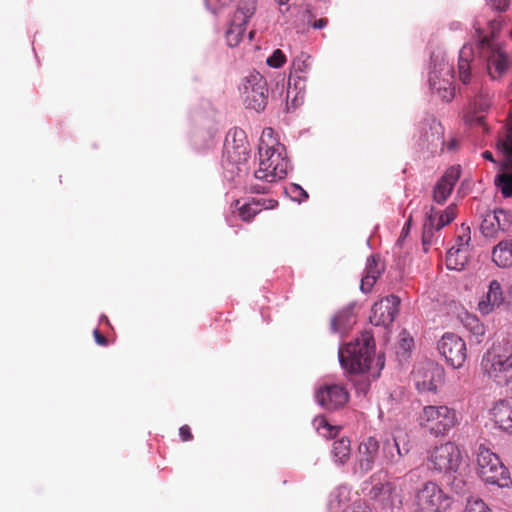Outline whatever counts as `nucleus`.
<instances>
[{"label":"nucleus","mask_w":512,"mask_h":512,"mask_svg":"<svg viewBox=\"0 0 512 512\" xmlns=\"http://www.w3.org/2000/svg\"><path fill=\"white\" fill-rule=\"evenodd\" d=\"M475 39L472 44H464L459 52L458 72L460 80L466 84L470 79V61L479 57L486 63L489 76L493 80L500 79L510 67V57L503 47L496 41V35L502 28L500 17L487 23V30L483 28V19L477 18L473 24Z\"/></svg>","instance_id":"obj_1"},{"label":"nucleus","mask_w":512,"mask_h":512,"mask_svg":"<svg viewBox=\"0 0 512 512\" xmlns=\"http://www.w3.org/2000/svg\"><path fill=\"white\" fill-rule=\"evenodd\" d=\"M258 156L259 168L255 171L257 179L271 183L287 175L290 163L286 156V149L270 127L262 131Z\"/></svg>","instance_id":"obj_2"},{"label":"nucleus","mask_w":512,"mask_h":512,"mask_svg":"<svg viewBox=\"0 0 512 512\" xmlns=\"http://www.w3.org/2000/svg\"><path fill=\"white\" fill-rule=\"evenodd\" d=\"M481 371L499 385H507L512 379V332L501 341L494 342L483 354Z\"/></svg>","instance_id":"obj_3"},{"label":"nucleus","mask_w":512,"mask_h":512,"mask_svg":"<svg viewBox=\"0 0 512 512\" xmlns=\"http://www.w3.org/2000/svg\"><path fill=\"white\" fill-rule=\"evenodd\" d=\"M419 426L434 437H444L460 424L458 411L445 404L426 405L417 418Z\"/></svg>","instance_id":"obj_4"},{"label":"nucleus","mask_w":512,"mask_h":512,"mask_svg":"<svg viewBox=\"0 0 512 512\" xmlns=\"http://www.w3.org/2000/svg\"><path fill=\"white\" fill-rule=\"evenodd\" d=\"M477 473L487 485L509 488L512 479L509 469L502 463L499 456L485 444H479L475 450Z\"/></svg>","instance_id":"obj_5"},{"label":"nucleus","mask_w":512,"mask_h":512,"mask_svg":"<svg viewBox=\"0 0 512 512\" xmlns=\"http://www.w3.org/2000/svg\"><path fill=\"white\" fill-rule=\"evenodd\" d=\"M374 341L370 333L365 332L361 338L348 343L338 351L341 366L351 373H364L370 369Z\"/></svg>","instance_id":"obj_6"},{"label":"nucleus","mask_w":512,"mask_h":512,"mask_svg":"<svg viewBox=\"0 0 512 512\" xmlns=\"http://www.w3.org/2000/svg\"><path fill=\"white\" fill-rule=\"evenodd\" d=\"M453 67L443 51L431 54L428 82L431 90L443 101L450 102L455 95Z\"/></svg>","instance_id":"obj_7"},{"label":"nucleus","mask_w":512,"mask_h":512,"mask_svg":"<svg viewBox=\"0 0 512 512\" xmlns=\"http://www.w3.org/2000/svg\"><path fill=\"white\" fill-rule=\"evenodd\" d=\"M497 149L503 156L498 164L499 173L496 175L494 183L501 191L504 197L512 196V117L506 125L505 138H500L497 142Z\"/></svg>","instance_id":"obj_8"},{"label":"nucleus","mask_w":512,"mask_h":512,"mask_svg":"<svg viewBox=\"0 0 512 512\" xmlns=\"http://www.w3.org/2000/svg\"><path fill=\"white\" fill-rule=\"evenodd\" d=\"M428 462L429 467L438 472H456L462 463L460 448L451 441L435 446L429 452Z\"/></svg>","instance_id":"obj_9"},{"label":"nucleus","mask_w":512,"mask_h":512,"mask_svg":"<svg viewBox=\"0 0 512 512\" xmlns=\"http://www.w3.org/2000/svg\"><path fill=\"white\" fill-rule=\"evenodd\" d=\"M417 145L422 150H427L431 154L443 151L444 128L442 124L433 117L424 119L417 127Z\"/></svg>","instance_id":"obj_10"},{"label":"nucleus","mask_w":512,"mask_h":512,"mask_svg":"<svg viewBox=\"0 0 512 512\" xmlns=\"http://www.w3.org/2000/svg\"><path fill=\"white\" fill-rule=\"evenodd\" d=\"M311 68V57L301 52L292 61L291 74L288 82L287 100L291 99V106L296 108L303 102L305 77L296 76L298 73H308Z\"/></svg>","instance_id":"obj_11"},{"label":"nucleus","mask_w":512,"mask_h":512,"mask_svg":"<svg viewBox=\"0 0 512 512\" xmlns=\"http://www.w3.org/2000/svg\"><path fill=\"white\" fill-rule=\"evenodd\" d=\"M242 95L247 108L257 112L267 105L268 88L266 79L258 72L250 73L242 85Z\"/></svg>","instance_id":"obj_12"},{"label":"nucleus","mask_w":512,"mask_h":512,"mask_svg":"<svg viewBox=\"0 0 512 512\" xmlns=\"http://www.w3.org/2000/svg\"><path fill=\"white\" fill-rule=\"evenodd\" d=\"M451 502L450 496L432 481L424 483L416 494L418 507L428 512H444L450 507Z\"/></svg>","instance_id":"obj_13"},{"label":"nucleus","mask_w":512,"mask_h":512,"mask_svg":"<svg viewBox=\"0 0 512 512\" xmlns=\"http://www.w3.org/2000/svg\"><path fill=\"white\" fill-rule=\"evenodd\" d=\"M256 11V0H242L234 12L226 31V42L230 47H236L243 39L246 24Z\"/></svg>","instance_id":"obj_14"},{"label":"nucleus","mask_w":512,"mask_h":512,"mask_svg":"<svg viewBox=\"0 0 512 512\" xmlns=\"http://www.w3.org/2000/svg\"><path fill=\"white\" fill-rule=\"evenodd\" d=\"M439 353L445 358L446 363L454 369L461 368L467 358L465 341L454 333H445L438 341Z\"/></svg>","instance_id":"obj_15"},{"label":"nucleus","mask_w":512,"mask_h":512,"mask_svg":"<svg viewBox=\"0 0 512 512\" xmlns=\"http://www.w3.org/2000/svg\"><path fill=\"white\" fill-rule=\"evenodd\" d=\"M492 93L483 86L476 87L474 95L464 112V121L469 126L484 125L485 113L492 105Z\"/></svg>","instance_id":"obj_16"},{"label":"nucleus","mask_w":512,"mask_h":512,"mask_svg":"<svg viewBox=\"0 0 512 512\" xmlns=\"http://www.w3.org/2000/svg\"><path fill=\"white\" fill-rule=\"evenodd\" d=\"M248 142L246 133L240 128L229 130L224 144V155L232 164H244L248 159Z\"/></svg>","instance_id":"obj_17"},{"label":"nucleus","mask_w":512,"mask_h":512,"mask_svg":"<svg viewBox=\"0 0 512 512\" xmlns=\"http://www.w3.org/2000/svg\"><path fill=\"white\" fill-rule=\"evenodd\" d=\"M413 379L420 392H435L444 382V370L432 362H426L413 371Z\"/></svg>","instance_id":"obj_18"},{"label":"nucleus","mask_w":512,"mask_h":512,"mask_svg":"<svg viewBox=\"0 0 512 512\" xmlns=\"http://www.w3.org/2000/svg\"><path fill=\"white\" fill-rule=\"evenodd\" d=\"M371 488L368 495L384 506H398L402 503L401 489L396 481H377L376 475L371 477Z\"/></svg>","instance_id":"obj_19"},{"label":"nucleus","mask_w":512,"mask_h":512,"mask_svg":"<svg viewBox=\"0 0 512 512\" xmlns=\"http://www.w3.org/2000/svg\"><path fill=\"white\" fill-rule=\"evenodd\" d=\"M400 304V299L390 295L376 302L371 309L370 322L375 326L388 327L394 321Z\"/></svg>","instance_id":"obj_20"},{"label":"nucleus","mask_w":512,"mask_h":512,"mask_svg":"<svg viewBox=\"0 0 512 512\" xmlns=\"http://www.w3.org/2000/svg\"><path fill=\"white\" fill-rule=\"evenodd\" d=\"M379 447L374 437H368L359 444L354 473L362 476L374 468L379 457Z\"/></svg>","instance_id":"obj_21"},{"label":"nucleus","mask_w":512,"mask_h":512,"mask_svg":"<svg viewBox=\"0 0 512 512\" xmlns=\"http://www.w3.org/2000/svg\"><path fill=\"white\" fill-rule=\"evenodd\" d=\"M317 403L327 410L343 407L349 399L346 389L338 384L325 385L315 392Z\"/></svg>","instance_id":"obj_22"},{"label":"nucleus","mask_w":512,"mask_h":512,"mask_svg":"<svg viewBox=\"0 0 512 512\" xmlns=\"http://www.w3.org/2000/svg\"><path fill=\"white\" fill-rule=\"evenodd\" d=\"M392 441L387 440L384 443L383 451L387 462H397L396 455L401 458L410 451V437L407 431L401 428H395L392 433Z\"/></svg>","instance_id":"obj_23"},{"label":"nucleus","mask_w":512,"mask_h":512,"mask_svg":"<svg viewBox=\"0 0 512 512\" xmlns=\"http://www.w3.org/2000/svg\"><path fill=\"white\" fill-rule=\"evenodd\" d=\"M511 218V215L502 209L487 212L483 216L480 231L485 237L493 238L499 231L508 230Z\"/></svg>","instance_id":"obj_24"},{"label":"nucleus","mask_w":512,"mask_h":512,"mask_svg":"<svg viewBox=\"0 0 512 512\" xmlns=\"http://www.w3.org/2000/svg\"><path fill=\"white\" fill-rule=\"evenodd\" d=\"M461 175V166L454 165L449 167L433 189V200L438 204H443L450 196L456 182Z\"/></svg>","instance_id":"obj_25"},{"label":"nucleus","mask_w":512,"mask_h":512,"mask_svg":"<svg viewBox=\"0 0 512 512\" xmlns=\"http://www.w3.org/2000/svg\"><path fill=\"white\" fill-rule=\"evenodd\" d=\"M466 233L459 236V244L452 247L446 254V266L449 270L460 271L465 267L468 259V245L470 241V230L466 228Z\"/></svg>","instance_id":"obj_26"},{"label":"nucleus","mask_w":512,"mask_h":512,"mask_svg":"<svg viewBox=\"0 0 512 512\" xmlns=\"http://www.w3.org/2000/svg\"><path fill=\"white\" fill-rule=\"evenodd\" d=\"M278 205V202L274 199H251L250 201L241 203L240 200H236L235 207L239 211V216L243 221H251L259 212L263 209H274Z\"/></svg>","instance_id":"obj_27"},{"label":"nucleus","mask_w":512,"mask_h":512,"mask_svg":"<svg viewBox=\"0 0 512 512\" xmlns=\"http://www.w3.org/2000/svg\"><path fill=\"white\" fill-rule=\"evenodd\" d=\"M503 304L504 295L501 284L497 280H492L487 293L478 303V310L482 315H488Z\"/></svg>","instance_id":"obj_28"},{"label":"nucleus","mask_w":512,"mask_h":512,"mask_svg":"<svg viewBox=\"0 0 512 512\" xmlns=\"http://www.w3.org/2000/svg\"><path fill=\"white\" fill-rule=\"evenodd\" d=\"M490 415L497 428L512 432V398L496 402L490 411Z\"/></svg>","instance_id":"obj_29"},{"label":"nucleus","mask_w":512,"mask_h":512,"mask_svg":"<svg viewBox=\"0 0 512 512\" xmlns=\"http://www.w3.org/2000/svg\"><path fill=\"white\" fill-rule=\"evenodd\" d=\"M456 218V205H449L443 212L437 211L434 207L426 212V221L428 225L435 228L436 231L441 230L444 226L451 223Z\"/></svg>","instance_id":"obj_30"},{"label":"nucleus","mask_w":512,"mask_h":512,"mask_svg":"<svg viewBox=\"0 0 512 512\" xmlns=\"http://www.w3.org/2000/svg\"><path fill=\"white\" fill-rule=\"evenodd\" d=\"M384 267L380 263L379 258L372 255L367 259L365 273L361 279L360 289L364 293H368L371 291L374 286L376 280L379 278L381 273L383 272Z\"/></svg>","instance_id":"obj_31"},{"label":"nucleus","mask_w":512,"mask_h":512,"mask_svg":"<svg viewBox=\"0 0 512 512\" xmlns=\"http://www.w3.org/2000/svg\"><path fill=\"white\" fill-rule=\"evenodd\" d=\"M492 259L499 267L512 265V240H503L494 247Z\"/></svg>","instance_id":"obj_32"},{"label":"nucleus","mask_w":512,"mask_h":512,"mask_svg":"<svg viewBox=\"0 0 512 512\" xmlns=\"http://www.w3.org/2000/svg\"><path fill=\"white\" fill-rule=\"evenodd\" d=\"M355 323L352 308H346L337 313L331 321V329L335 333L344 334Z\"/></svg>","instance_id":"obj_33"},{"label":"nucleus","mask_w":512,"mask_h":512,"mask_svg":"<svg viewBox=\"0 0 512 512\" xmlns=\"http://www.w3.org/2000/svg\"><path fill=\"white\" fill-rule=\"evenodd\" d=\"M331 454L337 465L345 464L350 458L351 445L347 437H341L332 444Z\"/></svg>","instance_id":"obj_34"},{"label":"nucleus","mask_w":512,"mask_h":512,"mask_svg":"<svg viewBox=\"0 0 512 512\" xmlns=\"http://www.w3.org/2000/svg\"><path fill=\"white\" fill-rule=\"evenodd\" d=\"M463 324L475 337L477 343H481L484 340L485 326L475 315L467 314L463 320Z\"/></svg>","instance_id":"obj_35"},{"label":"nucleus","mask_w":512,"mask_h":512,"mask_svg":"<svg viewBox=\"0 0 512 512\" xmlns=\"http://www.w3.org/2000/svg\"><path fill=\"white\" fill-rule=\"evenodd\" d=\"M313 424L317 432L323 437H332L335 436L338 432V428L336 426L330 425L326 418L323 416L316 417L313 421Z\"/></svg>","instance_id":"obj_36"},{"label":"nucleus","mask_w":512,"mask_h":512,"mask_svg":"<svg viewBox=\"0 0 512 512\" xmlns=\"http://www.w3.org/2000/svg\"><path fill=\"white\" fill-rule=\"evenodd\" d=\"M285 192L293 201L299 203L308 198L307 192L297 184H290L288 187L285 188Z\"/></svg>","instance_id":"obj_37"},{"label":"nucleus","mask_w":512,"mask_h":512,"mask_svg":"<svg viewBox=\"0 0 512 512\" xmlns=\"http://www.w3.org/2000/svg\"><path fill=\"white\" fill-rule=\"evenodd\" d=\"M464 512H491L488 505L480 498H470Z\"/></svg>","instance_id":"obj_38"},{"label":"nucleus","mask_w":512,"mask_h":512,"mask_svg":"<svg viewBox=\"0 0 512 512\" xmlns=\"http://www.w3.org/2000/svg\"><path fill=\"white\" fill-rule=\"evenodd\" d=\"M268 66L272 68H280L286 62V56L282 50L276 49L273 51L272 55L267 58Z\"/></svg>","instance_id":"obj_39"},{"label":"nucleus","mask_w":512,"mask_h":512,"mask_svg":"<svg viewBox=\"0 0 512 512\" xmlns=\"http://www.w3.org/2000/svg\"><path fill=\"white\" fill-rule=\"evenodd\" d=\"M434 231H436L435 228H432V226L428 225V222L426 221L425 225H424L423 235H422V244H423L425 251L433 243Z\"/></svg>","instance_id":"obj_40"},{"label":"nucleus","mask_w":512,"mask_h":512,"mask_svg":"<svg viewBox=\"0 0 512 512\" xmlns=\"http://www.w3.org/2000/svg\"><path fill=\"white\" fill-rule=\"evenodd\" d=\"M231 1L232 0H205V4L207 8L215 14L221 7L228 5Z\"/></svg>","instance_id":"obj_41"},{"label":"nucleus","mask_w":512,"mask_h":512,"mask_svg":"<svg viewBox=\"0 0 512 512\" xmlns=\"http://www.w3.org/2000/svg\"><path fill=\"white\" fill-rule=\"evenodd\" d=\"M413 345V339L406 331L400 333V346L403 350L408 351Z\"/></svg>","instance_id":"obj_42"},{"label":"nucleus","mask_w":512,"mask_h":512,"mask_svg":"<svg viewBox=\"0 0 512 512\" xmlns=\"http://www.w3.org/2000/svg\"><path fill=\"white\" fill-rule=\"evenodd\" d=\"M495 10L505 11L509 7L510 0H486Z\"/></svg>","instance_id":"obj_43"},{"label":"nucleus","mask_w":512,"mask_h":512,"mask_svg":"<svg viewBox=\"0 0 512 512\" xmlns=\"http://www.w3.org/2000/svg\"><path fill=\"white\" fill-rule=\"evenodd\" d=\"M344 512H370V511H369L368 506L364 502L359 500V501L355 502L351 507H349Z\"/></svg>","instance_id":"obj_44"},{"label":"nucleus","mask_w":512,"mask_h":512,"mask_svg":"<svg viewBox=\"0 0 512 512\" xmlns=\"http://www.w3.org/2000/svg\"><path fill=\"white\" fill-rule=\"evenodd\" d=\"M179 435L183 441H189L192 439V434L188 425H183L180 427Z\"/></svg>","instance_id":"obj_45"},{"label":"nucleus","mask_w":512,"mask_h":512,"mask_svg":"<svg viewBox=\"0 0 512 512\" xmlns=\"http://www.w3.org/2000/svg\"><path fill=\"white\" fill-rule=\"evenodd\" d=\"M289 1L290 0H275V2L278 4L280 13L285 14L290 10Z\"/></svg>","instance_id":"obj_46"},{"label":"nucleus","mask_w":512,"mask_h":512,"mask_svg":"<svg viewBox=\"0 0 512 512\" xmlns=\"http://www.w3.org/2000/svg\"><path fill=\"white\" fill-rule=\"evenodd\" d=\"M340 506H341V502L338 499V497H334V498L330 499V502H329V511L330 512H338L337 508H340Z\"/></svg>","instance_id":"obj_47"},{"label":"nucleus","mask_w":512,"mask_h":512,"mask_svg":"<svg viewBox=\"0 0 512 512\" xmlns=\"http://www.w3.org/2000/svg\"><path fill=\"white\" fill-rule=\"evenodd\" d=\"M93 334L97 344L102 346L107 344V339L99 332L98 329H95Z\"/></svg>","instance_id":"obj_48"},{"label":"nucleus","mask_w":512,"mask_h":512,"mask_svg":"<svg viewBox=\"0 0 512 512\" xmlns=\"http://www.w3.org/2000/svg\"><path fill=\"white\" fill-rule=\"evenodd\" d=\"M327 19L321 18L319 20H316L312 23V27L315 29H322L327 25Z\"/></svg>","instance_id":"obj_49"},{"label":"nucleus","mask_w":512,"mask_h":512,"mask_svg":"<svg viewBox=\"0 0 512 512\" xmlns=\"http://www.w3.org/2000/svg\"><path fill=\"white\" fill-rule=\"evenodd\" d=\"M482 157L487 160V161H490L494 164H496L498 166V164L501 162V161H496L493 157V154L490 152V151H484L482 153Z\"/></svg>","instance_id":"obj_50"},{"label":"nucleus","mask_w":512,"mask_h":512,"mask_svg":"<svg viewBox=\"0 0 512 512\" xmlns=\"http://www.w3.org/2000/svg\"><path fill=\"white\" fill-rule=\"evenodd\" d=\"M302 18H303V21L307 22V26H309L311 23V19H312L311 13L309 11L303 12Z\"/></svg>","instance_id":"obj_51"},{"label":"nucleus","mask_w":512,"mask_h":512,"mask_svg":"<svg viewBox=\"0 0 512 512\" xmlns=\"http://www.w3.org/2000/svg\"><path fill=\"white\" fill-rule=\"evenodd\" d=\"M455 147H456V141H455L454 139H452V140L447 144V148H448V150H453Z\"/></svg>","instance_id":"obj_52"},{"label":"nucleus","mask_w":512,"mask_h":512,"mask_svg":"<svg viewBox=\"0 0 512 512\" xmlns=\"http://www.w3.org/2000/svg\"><path fill=\"white\" fill-rule=\"evenodd\" d=\"M296 28H297L298 32H304L306 29V25H303V26L297 25Z\"/></svg>","instance_id":"obj_53"},{"label":"nucleus","mask_w":512,"mask_h":512,"mask_svg":"<svg viewBox=\"0 0 512 512\" xmlns=\"http://www.w3.org/2000/svg\"><path fill=\"white\" fill-rule=\"evenodd\" d=\"M509 299H512V284L507 289Z\"/></svg>","instance_id":"obj_54"},{"label":"nucleus","mask_w":512,"mask_h":512,"mask_svg":"<svg viewBox=\"0 0 512 512\" xmlns=\"http://www.w3.org/2000/svg\"><path fill=\"white\" fill-rule=\"evenodd\" d=\"M377 364L380 365V369H382L383 366H384V361L381 358H378V363Z\"/></svg>","instance_id":"obj_55"},{"label":"nucleus","mask_w":512,"mask_h":512,"mask_svg":"<svg viewBox=\"0 0 512 512\" xmlns=\"http://www.w3.org/2000/svg\"><path fill=\"white\" fill-rule=\"evenodd\" d=\"M255 192H257V193H263V192H265V188H264V187L257 188V189H255Z\"/></svg>","instance_id":"obj_56"},{"label":"nucleus","mask_w":512,"mask_h":512,"mask_svg":"<svg viewBox=\"0 0 512 512\" xmlns=\"http://www.w3.org/2000/svg\"><path fill=\"white\" fill-rule=\"evenodd\" d=\"M459 25H460L459 23H453V24L451 25V28H452V29H457V28L459 27Z\"/></svg>","instance_id":"obj_57"},{"label":"nucleus","mask_w":512,"mask_h":512,"mask_svg":"<svg viewBox=\"0 0 512 512\" xmlns=\"http://www.w3.org/2000/svg\"><path fill=\"white\" fill-rule=\"evenodd\" d=\"M510 37L512 38V30L510 31Z\"/></svg>","instance_id":"obj_58"}]
</instances>
